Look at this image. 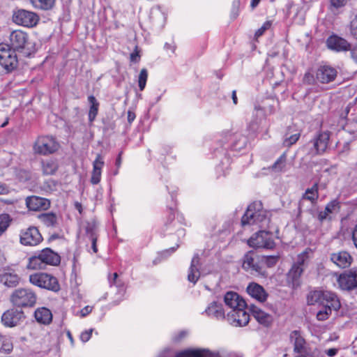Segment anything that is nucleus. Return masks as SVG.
<instances>
[{
	"instance_id": "obj_7",
	"label": "nucleus",
	"mask_w": 357,
	"mask_h": 357,
	"mask_svg": "<svg viewBox=\"0 0 357 357\" xmlns=\"http://www.w3.org/2000/svg\"><path fill=\"white\" fill-rule=\"evenodd\" d=\"M330 139L329 132H317L314 137L307 143L308 155L312 156L322 155L327 149Z\"/></svg>"
},
{
	"instance_id": "obj_34",
	"label": "nucleus",
	"mask_w": 357,
	"mask_h": 357,
	"mask_svg": "<svg viewBox=\"0 0 357 357\" xmlns=\"http://www.w3.org/2000/svg\"><path fill=\"white\" fill-rule=\"evenodd\" d=\"M301 137V132L298 130H294L293 127H288L286 133L283 137L282 144L284 147H290L296 144Z\"/></svg>"
},
{
	"instance_id": "obj_4",
	"label": "nucleus",
	"mask_w": 357,
	"mask_h": 357,
	"mask_svg": "<svg viewBox=\"0 0 357 357\" xmlns=\"http://www.w3.org/2000/svg\"><path fill=\"white\" fill-rule=\"evenodd\" d=\"M10 300L17 307H31L36 304L37 296L30 289L19 288L12 293Z\"/></svg>"
},
{
	"instance_id": "obj_44",
	"label": "nucleus",
	"mask_w": 357,
	"mask_h": 357,
	"mask_svg": "<svg viewBox=\"0 0 357 357\" xmlns=\"http://www.w3.org/2000/svg\"><path fill=\"white\" fill-rule=\"evenodd\" d=\"M287 161L286 153H282L276 161L270 167V169L275 172L282 171L284 168Z\"/></svg>"
},
{
	"instance_id": "obj_11",
	"label": "nucleus",
	"mask_w": 357,
	"mask_h": 357,
	"mask_svg": "<svg viewBox=\"0 0 357 357\" xmlns=\"http://www.w3.org/2000/svg\"><path fill=\"white\" fill-rule=\"evenodd\" d=\"M337 283L343 291H350L357 288V268L344 271L337 278Z\"/></svg>"
},
{
	"instance_id": "obj_50",
	"label": "nucleus",
	"mask_w": 357,
	"mask_h": 357,
	"mask_svg": "<svg viewBox=\"0 0 357 357\" xmlns=\"http://www.w3.org/2000/svg\"><path fill=\"white\" fill-rule=\"evenodd\" d=\"M141 58V50L137 45H135L133 52L130 54V59L131 62L138 63Z\"/></svg>"
},
{
	"instance_id": "obj_53",
	"label": "nucleus",
	"mask_w": 357,
	"mask_h": 357,
	"mask_svg": "<svg viewBox=\"0 0 357 357\" xmlns=\"http://www.w3.org/2000/svg\"><path fill=\"white\" fill-rule=\"evenodd\" d=\"M103 123V130L105 132L108 131L109 130H114L115 128V123L112 121H110L109 119H102Z\"/></svg>"
},
{
	"instance_id": "obj_27",
	"label": "nucleus",
	"mask_w": 357,
	"mask_h": 357,
	"mask_svg": "<svg viewBox=\"0 0 357 357\" xmlns=\"http://www.w3.org/2000/svg\"><path fill=\"white\" fill-rule=\"evenodd\" d=\"M289 339L290 342L294 345V352L295 354L302 351V350L308 347L305 338L301 335L300 331L294 330L291 331Z\"/></svg>"
},
{
	"instance_id": "obj_38",
	"label": "nucleus",
	"mask_w": 357,
	"mask_h": 357,
	"mask_svg": "<svg viewBox=\"0 0 357 357\" xmlns=\"http://www.w3.org/2000/svg\"><path fill=\"white\" fill-rule=\"evenodd\" d=\"M43 174L52 175L58 169V164L56 160L50 158L43 160L41 162Z\"/></svg>"
},
{
	"instance_id": "obj_20",
	"label": "nucleus",
	"mask_w": 357,
	"mask_h": 357,
	"mask_svg": "<svg viewBox=\"0 0 357 357\" xmlns=\"http://www.w3.org/2000/svg\"><path fill=\"white\" fill-rule=\"evenodd\" d=\"M249 310L259 324L266 327H268L272 324L273 321V317L259 307L252 304L249 307Z\"/></svg>"
},
{
	"instance_id": "obj_46",
	"label": "nucleus",
	"mask_w": 357,
	"mask_h": 357,
	"mask_svg": "<svg viewBox=\"0 0 357 357\" xmlns=\"http://www.w3.org/2000/svg\"><path fill=\"white\" fill-rule=\"evenodd\" d=\"M148 78V71L146 68L141 70L138 77V86L140 91H143L146 86Z\"/></svg>"
},
{
	"instance_id": "obj_47",
	"label": "nucleus",
	"mask_w": 357,
	"mask_h": 357,
	"mask_svg": "<svg viewBox=\"0 0 357 357\" xmlns=\"http://www.w3.org/2000/svg\"><path fill=\"white\" fill-rule=\"evenodd\" d=\"M179 247V244L177 243L176 246L172 247L169 249H166L165 250H162L160 252H158V256L157 259L159 261H161L162 259H167L171 255H172Z\"/></svg>"
},
{
	"instance_id": "obj_64",
	"label": "nucleus",
	"mask_w": 357,
	"mask_h": 357,
	"mask_svg": "<svg viewBox=\"0 0 357 357\" xmlns=\"http://www.w3.org/2000/svg\"><path fill=\"white\" fill-rule=\"evenodd\" d=\"M352 240L356 248H357V225L355 226L352 232Z\"/></svg>"
},
{
	"instance_id": "obj_10",
	"label": "nucleus",
	"mask_w": 357,
	"mask_h": 357,
	"mask_svg": "<svg viewBox=\"0 0 357 357\" xmlns=\"http://www.w3.org/2000/svg\"><path fill=\"white\" fill-rule=\"evenodd\" d=\"M58 148L59 144L52 137L49 136L39 137L33 146L35 152L41 155L53 153Z\"/></svg>"
},
{
	"instance_id": "obj_17",
	"label": "nucleus",
	"mask_w": 357,
	"mask_h": 357,
	"mask_svg": "<svg viewBox=\"0 0 357 357\" xmlns=\"http://www.w3.org/2000/svg\"><path fill=\"white\" fill-rule=\"evenodd\" d=\"M337 72L335 68L329 66H321L316 73V79L322 84H328L335 80Z\"/></svg>"
},
{
	"instance_id": "obj_5",
	"label": "nucleus",
	"mask_w": 357,
	"mask_h": 357,
	"mask_svg": "<svg viewBox=\"0 0 357 357\" xmlns=\"http://www.w3.org/2000/svg\"><path fill=\"white\" fill-rule=\"evenodd\" d=\"M242 268L245 271H251L262 276H266L267 273L261 266V255L255 250L247 252L242 259Z\"/></svg>"
},
{
	"instance_id": "obj_56",
	"label": "nucleus",
	"mask_w": 357,
	"mask_h": 357,
	"mask_svg": "<svg viewBox=\"0 0 357 357\" xmlns=\"http://www.w3.org/2000/svg\"><path fill=\"white\" fill-rule=\"evenodd\" d=\"M92 311V307L89 306V305H87V306H85L84 308H82L81 310H80V316L82 317H84L86 316H87L89 314H90Z\"/></svg>"
},
{
	"instance_id": "obj_40",
	"label": "nucleus",
	"mask_w": 357,
	"mask_h": 357,
	"mask_svg": "<svg viewBox=\"0 0 357 357\" xmlns=\"http://www.w3.org/2000/svg\"><path fill=\"white\" fill-rule=\"evenodd\" d=\"M280 259L279 255H261V266L264 268H272L275 266Z\"/></svg>"
},
{
	"instance_id": "obj_55",
	"label": "nucleus",
	"mask_w": 357,
	"mask_h": 357,
	"mask_svg": "<svg viewBox=\"0 0 357 357\" xmlns=\"http://www.w3.org/2000/svg\"><path fill=\"white\" fill-rule=\"evenodd\" d=\"M328 214L325 211H320L317 213V218L320 223H323L328 218Z\"/></svg>"
},
{
	"instance_id": "obj_51",
	"label": "nucleus",
	"mask_w": 357,
	"mask_h": 357,
	"mask_svg": "<svg viewBox=\"0 0 357 357\" xmlns=\"http://www.w3.org/2000/svg\"><path fill=\"white\" fill-rule=\"evenodd\" d=\"M271 24H263L262 26L258 29L255 33V40H257V39L261 36L264 32L271 28Z\"/></svg>"
},
{
	"instance_id": "obj_54",
	"label": "nucleus",
	"mask_w": 357,
	"mask_h": 357,
	"mask_svg": "<svg viewBox=\"0 0 357 357\" xmlns=\"http://www.w3.org/2000/svg\"><path fill=\"white\" fill-rule=\"evenodd\" d=\"M248 129L250 131V135L252 137H255L256 135V133H257V129H258L257 123L256 122H255V121L251 122L248 125Z\"/></svg>"
},
{
	"instance_id": "obj_31",
	"label": "nucleus",
	"mask_w": 357,
	"mask_h": 357,
	"mask_svg": "<svg viewBox=\"0 0 357 357\" xmlns=\"http://www.w3.org/2000/svg\"><path fill=\"white\" fill-rule=\"evenodd\" d=\"M176 357H219V355L206 349H189L178 354Z\"/></svg>"
},
{
	"instance_id": "obj_37",
	"label": "nucleus",
	"mask_w": 357,
	"mask_h": 357,
	"mask_svg": "<svg viewBox=\"0 0 357 357\" xmlns=\"http://www.w3.org/2000/svg\"><path fill=\"white\" fill-rule=\"evenodd\" d=\"M87 99L90 104L88 114L89 121L93 123L98 114L100 103L93 95L89 96Z\"/></svg>"
},
{
	"instance_id": "obj_39",
	"label": "nucleus",
	"mask_w": 357,
	"mask_h": 357,
	"mask_svg": "<svg viewBox=\"0 0 357 357\" xmlns=\"http://www.w3.org/2000/svg\"><path fill=\"white\" fill-rule=\"evenodd\" d=\"M86 234L89 238H98V223L96 220H92L86 222Z\"/></svg>"
},
{
	"instance_id": "obj_60",
	"label": "nucleus",
	"mask_w": 357,
	"mask_h": 357,
	"mask_svg": "<svg viewBox=\"0 0 357 357\" xmlns=\"http://www.w3.org/2000/svg\"><path fill=\"white\" fill-rule=\"evenodd\" d=\"M338 349L336 348H331L325 351V354L330 357H334L337 355Z\"/></svg>"
},
{
	"instance_id": "obj_36",
	"label": "nucleus",
	"mask_w": 357,
	"mask_h": 357,
	"mask_svg": "<svg viewBox=\"0 0 357 357\" xmlns=\"http://www.w3.org/2000/svg\"><path fill=\"white\" fill-rule=\"evenodd\" d=\"M38 218L47 227H56L58 225V217L54 212L42 213L38 215Z\"/></svg>"
},
{
	"instance_id": "obj_58",
	"label": "nucleus",
	"mask_w": 357,
	"mask_h": 357,
	"mask_svg": "<svg viewBox=\"0 0 357 357\" xmlns=\"http://www.w3.org/2000/svg\"><path fill=\"white\" fill-rule=\"evenodd\" d=\"M350 33L351 35L357 39V24H350Z\"/></svg>"
},
{
	"instance_id": "obj_8",
	"label": "nucleus",
	"mask_w": 357,
	"mask_h": 357,
	"mask_svg": "<svg viewBox=\"0 0 357 357\" xmlns=\"http://www.w3.org/2000/svg\"><path fill=\"white\" fill-rule=\"evenodd\" d=\"M248 245L253 248H265L272 250L275 243L272 238V233L260 230L254 234L248 241Z\"/></svg>"
},
{
	"instance_id": "obj_14",
	"label": "nucleus",
	"mask_w": 357,
	"mask_h": 357,
	"mask_svg": "<svg viewBox=\"0 0 357 357\" xmlns=\"http://www.w3.org/2000/svg\"><path fill=\"white\" fill-rule=\"evenodd\" d=\"M24 318V314L22 310L11 308L3 313L1 319L5 327L13 328L19 325Z\"/></svg>"
},
{
	"instance_id": "obj_57",
	"label": "nucleus",
	"mask_w": 357,
	"mask_h": 357,
	"mask_svg": "<svg viewBox=\"0 0 357 357\" xmlns=\"http://www.w3.org/2000/svg\"><path fill=\"white\" fill-rule=\"evenodd\" d=\"M346 0H331L332 6L335 8H340L344 5Z\"/></svg>"
},
{
	"instance_id": "obj_45",
	"label": "nucleus",
	"mask_w": 357,
	"mask_h": 357,
	"mask_svg": "<svg viewBox=\"0 0 357 357\" xmlns=\"http://www.w3.org/2000/svg\"><path fill=\"white\" fill-rule=\"evenodd\" d=\"M320 354L321 352L319 349L312 350L310 347H307L302 351L297 353L295 357H319Z\"/></svg>"
},
{
	"instance_id": "obj_59",
	"label": "nucleus",
	"mask_w": 357,
	"mask_h": 357,
	"mask_svg": "<svg viewBox=\"0 0 357 357\" xmlns=\"http://www.w3.org/2000/svg\"><path fill=\"white\" fill-rule=\"evenodd\" d=\"M303 81L310 84L314 81V77L310 73H306L304 75Z\"/></svg>"
},
{
	"instance_id": "obj_3",
	"label": "nucleus",
	"mask_w": 357,
	"mask_h": 357,
	"mask_svg": "<svg viewBox=\"0 0 357 357\" xmlns=\"http://www.w3.org/2000/svg\"><path fill=\"white\" fill-rule=\"evenodd\" d=\"M29 282L33 285L54 293H58L61 290L58 279L47 273L40 272L30 275Z\"/></svg>"
},
{
	"instance_id": "obj_48",
	"label": "nucleus",
	"mask_w": 357,
	"mask_h": 357,
	"mask_svg": "<svg viewBox=\"0 0 357 357\" xmlns=\"http://www.w3.org/2000/svg\"><path fill=\"white\" fill-rule=\"evenodd\" d=\"M337 208L338 209L340 208V202L337 199H335L330 202H328L325 206L324 211L328 213H331L333 211Z\"/></svg>"
},
{
	"instance_id": "obj_52",
	"label": "nucleus",
	"mask_w": 357,
	"mask_h": 357,
	"mask_svg": "<svg viewBox=\"0 0 357 357\" xmlns=\"http://www.w3.org/2000/svg\"><path fill=\"white\" fill-rule=\"evenodd\" d=\"M93 331V328H90L83 331L80 335V340L84 343L88 342L91 337Z\"/></svg>"
},
{
	"instance_id": "obj_15",
	"label": "nucleus",
	"mask_w": 357,
	"mask_h": 357,
	"mask_svg": "<svg viewBox=\"0 0 357 357\" xmlns=\"http://www.w3.org/2000/svg\"><path fill=\"white\" fill-rule=\"evenodd\" d=\"M261 204L253 202L250 204L244 215L241 218V225L243 226L254 225L261 220L259 218L261 216Z\"/></svg>"
},
{
	"instance_id": "obj_16",
	"label": "nucleus",
	"mask_w": 357,
	"mask_h": 357,
	"mask_svg": "<svg viewBox=\"0 0 357 357\" xmlns=\"http://www.w3.org/2000/svg\"><path fill=\"white\" fill-rule=\"evenodd\" d=\"M50 200L47 198L34 195L26 198V205L30 211H46L50 207Z\"/></svg>"
},
{
	"instance_id": "obj_24",
	"label": "nucleus",
	"mask_w": 357,
	"mask_h": 357,
	"mask_svg": "<svg viewBox=\"0 0 357 357\" xmlns=\"http://www.w3.org/2000/svg\"><path fill=\"white\" fill-rule=\"evenodd\" d=\"M246 291L251 297L261 303L266 301L268 296L264 288L256 282H250Z\"/></svg>"
},
{
	"instance_id": "obj_30",
	"label": "nucleus",
	"mask_w": 357,
	"mask_h": 357,
	"mask_svg": "<svg viewBox=\"0 0 357 357\" xmlns=\"http://www.w3.org/2000/svg\"><path fill=\"white\" fill-rule=\"evenodd\" d=\"M104 165V161L102 156L98 154L93 162V171L91 177V183L97 185L100 183L101 178V169Z\"/></svg>"
},
{
	"instance_id": "obj_42",
	"label": "nucleus",
	"mask_w": 357,
	"mask_h": 357,
	"mask_svg": "<svg viewBox=\"0 0 357 357\" xmlns=\"http://www.w3.org/2000/svg\"><path fill=\"white\" fill-rule=\"evenodd\" d=\"M31 4L36 8L48 10L52 8L54 0H30Z\"/></svg>"
},
{
	"instance_id": "obj_21",
	"label": "nucleus",
	"mask_w": 357,
	"mask_h": 357,
	"mask_svg": "<svg viewBox=\"0 0 357 357\" xmlns=\"http://www.w3.org/2000/svg\"><path fill=\"white\" fill-rule=\"evenodd\" d=\"M330 259L335 264L342 268H348L353 261L351 255L346 251H340L331 254Z\"/></svg>"
},
{
	"instance_id": "obj_62",
	"label": "nucleus",
	"mask_w": 357,
	"mask_h": 357,
	"mask_svg": "<svg viewBox=\"0 0 357 357\" xmlns=\"http://www.w3.org/2000/svg\"><path fill=\"white\" fill-rule=\"evenodd\" d=\"M351 55L352 59L357 63V44L353 47L351 46Z\"/></svg>"
},
{
	"instance_id": "obj_35",
	"label": "nucleus",
	"mask_w": 357,
	"mask_h": 357,
	"mask_svg": "<svg viewBox=\"0 0 357 357\" xmlns=\"http://www.w3.org/2000/svg\"><path fill=\"white\" fill-rule=\"evenodd\" d=\"M108 282L111 288L113 287L116 288L117 294L119 295V297H122L125 294L126 287L124 282L119 278L117 273H114L112 275H109L108 276Z\"/></svg>"
},
{
	"instance_id": "obj_43",
	"label": "nucleus",
	"mask_w": 357,
	"mask_h": 357,
	"mask_svg": "<svg viewBox=\"0 0 357 357\" xmlns=\"http://www.w3.org/2000/svg\"><path fill=\"white\" fill-rule=\"evenodd\" d=\"M43 262L40 261V258L39 257L38 255H35L29 258V261L26 265V268L28 269H41L44 266Z\"/></svg>"
},
{
	"instance_id": "obj_25",
	"label": "nucleus",
	"mask_w": 357,
	"mask_h": 357,
	"mask_svg": "<svg viewBox=\"0 0 357 357\" xmlns=\"http://www.w3.org/2000/svg\"><path fill=\"white\" fill-rule=\"evenodd\" d=\"M38 16L33 12L24 9L14 11L13 15V22H38Z\"/></svg>"
},
{
	"instance_id": "obj_41",
	"label": "nucleus",
	"mask_w": 357,
	"mask_h": 357,
	"mask_svg": "<svg viewBox=\"0 0 357 357\" xmlns=\"http://www.w3.org/2000/svg\"><path fill=\"white\" fill-rule=\"evenodd\" d=\"M11 222L12 218L9 214H0V237L7 231Z\"/></svg>"
},
{
	"instance_id": "obj_61",
	"label": "nucleus",
	"mask_w": 357,
	"mask_h": 357,
	"mask_svg": "<svg viewBox=\"0 0 357 357\" xmlns=\"http://www.w3.org/2000/svg\"><path fill=\"white\" fill-rule=\"evenodd\" d=\"M135 118H136L135 113L133 111L129 109L128 111V123L130 124H131L134 121Z\"/></svg>"
},
{
	"instance_id": "obj_29",
	"label": "nucleus",
	"mask_w": 357,
	"mask_h": 357,
	"mask_svg": "<svg viewBox=\"0 0 357 357\" xmlns=\"http://www.w3.org/2000/svg\"><path fill=\"white\" fill-rule=\"evenodd\" d=\"M204 313L209 317L215 318L217 319H226L222 303L217 301L211 302Z\"/></svg>"
},
{
	"instance_id": "obj_12",
	"label": "nucleus",
	"mask_w": 357,
	"mask_h": 357,
	"mask_svg": "<svg viewBox=\"0 0 357 357\" xmlns=\"http://www.w3.org/2000/svg\"><path fill=\"white\" fill-rule=\"evenodd\" d=\"M351 43L345 38L333 33L326 40L327 48L336 53L346 52L351 50Z\"/></svg>"
},
{
	"instance_id": "obj_23",
	"label": "nucleus",
	"mask_w": 357,
	"mask_h": 357,
	"mask_svg": "<svg viewBox=\"0 0 357 357\" xmlns=\"http://www.w3.org/2000/svg\"><path fill=\"white\" fill-rule=\"evenodd\" d=\"M303 273V268L298 265H292L287 274V281L289 287L296 289L301 284V277Z\"/></svg>"
},
{
	"instance_id": "obj_9",
	"label": "nucleus",
	"mask_w": 357,
	"mask_h": 357,
	"mask_svg": "<svg viewBox=\"0 0 357 357\" xmlns=\"http://www.w3.org/2000/svg\"><path fill=\"white\" fill-rule=\"evenodd\" d=\"M43 241V238L35 226H30L20 230V243L25 246H36Z\"/></svg>"
},
{
	"instance_id": "obj_28",
	"label": "nucleus",
	"mask_w": 357,
	"mask_h": 357,
	"mask_svg": "<svg viewBox=\"0 0 357 357\" xmlns=\"http://www.w3.org/2000/svg\"><path fill=\"white\" fill-rule=\"evenodd\" d=\"M20 277L14 271L4 270L0 273V282L8 287H15L20 282Z\"/></svg>"
},
{
	"instance_id": "obj_49",
	"label": "nucleus",
	"mask_w": 357,
	"mask_h": 357,
	"mask_svg": "<svg viewBox=\"0 0 357 357\" xmlns=\"http://www.w3.org/2000/svg\"><path fill=\"white\" fill-rule=\"evenodd\" d=\"M240 0H234L231 10V19L234 20L239 15Z\"/></svg>"
},
{
	"instance_id": "obj_63",
	"label": "nucleus",
	"mask_w": 357,
	"mask_h": 357,
	"mask_svg": "<svg viewBox=\"0 0 357 357\" xmlns=\"http://www.w3.org/2000/svg\"><path fill=\"white\" fill-rule=\"evenodd\" d=\"M185 335H186V332L184 331H182L179 332V333L178 335H176L175 337H174V341L179 342L183 338H184L185 337Z\"/></svg>"
},
{
	"instance_id": "obj_19",
	"label": "nucleus",
	"mask_w": 357,
	"mask_h": 357,
	"mask_svg": "<svg viewBox=\"0 0 357 357\" xmlns=\"http://www.w3.org/2000/svg\"><path fill=\"white\" fill-rule=\"evenodd\" d=\"M202 267L201 259L198 253H195L191 260L188 270V280L194 284L200 278V268Z\"/></svg>"
},
{
	"instance_id": "obj_26",
	"label": "nucleus",
	"mask_w": 357,
	"mask_h": 357,
	"mask_svg": "<svg viewBox=\"0 0 357 357\" xmlns=\"http://www.w3.org/2000/svg\"><path fill=\"white\" fill-rule=\"evenodd\" d=\"M319 198V186L318 183H314L311 188H307L303 195L301 199L298 204V213H302V207L304 200H308L314 204Z\"/></svg>"
},
{
	"instance_id": "obj_1",
	"label": "nucleus",
	"mask_w": 357,
	"mask_h": 357,
	"mask_svg": "<svg viewBox=\"0 0 357 357\" xmlns=\"http://www.w3.org/2000/svg\"><path fill=\"white\" fill-rule=\"evenodd\" d=\"M307 303L309 305L317 304L321 306V309L317 312V319L319 321L328 319L332 310L338 311L341 307L336 294L328 291H311L307 296Z\"/></svg>"
},
{
	"instance_id": "obj_2",
	"label": "nucleus",
	"mask_w": 357,
	"mask_h": 357,
	"mask_svg": "<svg viewBox=\"0 0 357 357\" xmlns=\"http://www.w3.org/2000/svg\"><path fill=\"white\" fill-rule=\"evenodd\" d=\"M9 40L8 46L22 56L31 57L37 51L36 43L30 40L27 33L22 31H13L10 35Z\"/></svg>"
},
{
	"instance_id": "obj_6",
	"label": "nucleus",
	"mask_w": 357,
	"mask_h": 357,
	"mask_svg": "<svg viewBox=\"0 0 357 357\" xmlns=\"http://www.w3.org/2000/svg\"><path fill=\"white\" fill-rule=\"evenodd\" d=\"M17 52L11 50L8 43H0V65L7 73H12L18 66Z\"/></svg>"
},
{
	"instance_id": "obj_33",
	"label": "nucleus",
	"mask_w": 357,
	"mask_h": 357,
	"mask_svg": "<svg viewBox=\"0 0 357 357\" xmlns=\"http://www.w3.org/2000/svg\"><path fill=\"white\" fill-rule=\"evenodd\" d=\"M34 317L38 323L44 325H48L52 321V312L45 307L36 309L34 312Z\"/></svg>"
},
{
	"instance_id": "obj_13",
	"label": "nucleus",
	"mask_w": 357,
	"mask_h": 357,
	"mask_svg": "<svg viewBox=\"0 0 357 357\" xmlns=\"http://www.w3.org/2000/svg\"><path fill=\"white\" fill-rule=\"evenodd\" d=\"M248 307H238L231 310L228 312L226 319L231 324L236 327H241L246 326L250 321V314L245 311Z\"/></svg>"
},
{
	"instance_id": "obj_32",
	"label": "nucleus",
	"mask_w": 357,
	"mask_h": 357,
	"mask_svg": "<svg viewBox=\"0 0 357 357\" xmlns=\"http://www.w3.org/2000/svg\"><path fill=\"white\" fill-rule=\"evenodd\" d=\"M248 143V139L246 136L236 133L233 135L229 148L232 151H241L246 147Z\"/></svg>"
},
{
	"instance_id": "obj_18",
	"label": "nucleus",
	"mask_w": 357,
	"mask_h": 357,
	"mask_svg": "<svg viewBox=\"0 0 357 357\" xmlns=\"http://www.w3.org/2000/svg\"><path fill=\"white\" fill-rule=\"evenodd\" d=\"M38 255L44 265L58 266L61 262L60 255L50 248L43 249Z\"/></svg>"
},
{
	"instance_id": "obj_22",
	"label": "nucleus",
	"mask_w": 357,
	"mask_h": 357,
	"mask_svg": "<svg viewBox=\"0 0 357 357\" xmlns=\"http://www.w3.org/2000/svg\"><path fill=\"white\" fill-rule=\"evenodd\" d=\"M224 301L225 305L229 307L231 310H234L238 307H248V305L245 300L236 292H227L224 296Z\"/></svg>"
}]
</instances>
